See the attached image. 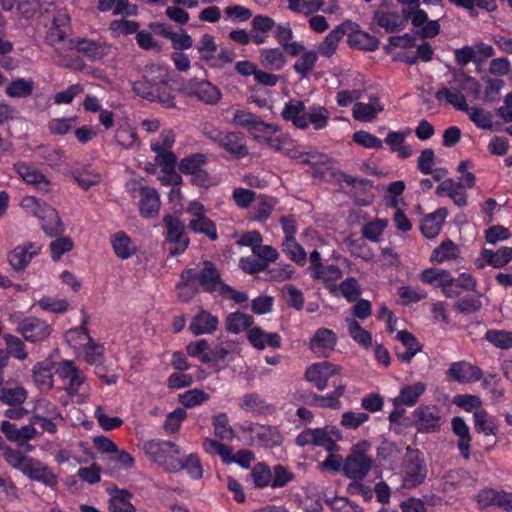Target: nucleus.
I'll use <instances>...</instances> for the list:
<instances>
[{"mask_svg":"<svg viewBox=\"0 0 512 512\" xmlns=\"http://www.w3.org/2000/svg\"><path fill=\"white\" fill-rule=\"evenodd\" d=\"M17 331L26 341L37 343L49 337L52 327L47 322H19Z\"/></svg>","mask_w":512,"mask_h":512,"instance_id":"27","label":"nucleus"},{"mask_svg":"<svg viewBox=\"0 0 512 512\" xmlns=\"http://www.w3.org/2000/svg\"><path fill=\"white\" fill-rule=\"evenodd\" d=\"M144 450L155 463L169 473H176V469L180 467L176 463L180 448L172 441L150 440L144 443Z\"/></svg>","mask_w":512,"mask_h":512,"instance_id":"5","label":"nucleus"},{"mask_svg":"<svg viewBox=\"0 0 512 512\" xmlns=\"http://www.w3.org/2000/svg\"><path fill=\"white\" fill-rule=\"evenodd\" d=\"M458 254V246L451 240L447 239L433 250L430 260L433 263L442 264L446 261L456 259Z\"/></svg>","mask_w":512,"mask_h":512,"instance_id":"49","label":"nucleus"},{"mask_svg":"<svg viewBox=\"0 0 512 512\" xmlns=\"http://www.w3.org/2000/svg\"><path fill=\"white\" fill-rule=\"evenodd\" d=\"M197 271L196 283L207 292H218L223 282L220 274L213 263L205 261L200 269Z\"/></svg>","mask_w":512,"mask_h":512,"instance_id":"21","label":"nucleus"},{"mask_svg":"<svg viewBox=\"0 0 512 512\" xmlns=\"http://www.w3.org/2000/svg\"><path fill=\"white\" fill-rule=\"evenodd\" d=\"M247 338L253 347L264 349L266 346L279 348L281 338L278 333H267L259 327H252L248 330Z\"/></svg>","mask_w":512,"mask_h":512,"instance_id":"32","label":"nucleus"},{"mask_svg":"<svg viewBox=\"0 0 512 512\" xmlns=\"http://www.w3.org/2000/svg\"><path fill=\"white\" fill-rule=\"evenodd\" d=\"M346 33L344 24L338 25L331 30L325 39L318 45V53L330 58L336 52L338 45Z\"/></svg>","mask_w":512,"mask_h":512,"instance_id":"38","label":"nucleus"},{"mask_svg":"<svg viewBox=\"0 0 512 512\" xmlns=\"http://www.w3.org/2000/svg\"><path fill=\"white\" fill-rule=\"evenodd\" d=\"M34 89V81L31 78H17L6 86V93L10 97H28Z\"/></svg>","mask_w":512,"mask_h":512,"instance_id":"58","label":"nucleus"},{"mask_svg":"<svg viewBox=\"0 0 512 512\" xmlns=\"http://www.w3.org/2000/svg\"><path fill=\"white\" fill-rule=\"evenodd\" d=\"M418 278L425 284H428L434 288H440L446 297H455V291L451 289L454 285L453 276L449 271L431 267L422 270L419 273Z\"/></svg>","mask_w":512,"mask_h":512,"instance_id":"12","label":"nucleus"},{"mask_svg":"<svg viewBox=\"0 0 512 512\" xmlns=\"http://www.w3.org/2000/svg\"><path fill=\"white\" fill-rule=\"evenodd\" d=\"M337 338L335 333L327 328L318 329L310 340V349L321 357H329L335 350Z\"/></svg>","mask_w":512,"mask_h":512,"instance_id":"20","label":"nucleus"},{"mask_svg":"<svg viewBox=\"0 0 512 512\" xmlns=\"http://www.w3.org/2000/svg\"><path fill=\"white\" fill-rule=\"evenodd\" d=\"M110 244L114 254L121 260L129 259L137 253V245L124 231L111 235Z\"/></svg>","mask_w":512,"mask_h":512,"instance_id":"28","label":"nucleus"},{"mask_svg":"<svg viewBox=\"0 0 512 512\" xmlns=\"http://www.w3.org/2000/svg\"><path fill=\"white\" fill-rule=\"evenodd\" d=\"M511 260L512 248L504 246L499 248L497 251L483 249L480 257L475 260V265L478 268H483L485 265L501 268L507 265Z\"/></svg>","mask_w":512,"mask_h":512,"instance_id":"22","label":"nucleus"},{"mask_svg":"<svg viewBox=\"0 0 512 512\" xmlns=\"http://www.w3.org/2000/svg\"><path fill=\"white\" fill-rule=\"evenodd\" d=\"M449 379L461 384H467L480 381L483 377V371L478 366L472 365L466 361L453 362L447 370Z\"/></svg>","mask_w":512,"mask_h":512,"instance_id":"18","label":"nucleus"},{"mask_svg":"<svg viewBox=\"0 0 512 512\" xmlns=\"http://www.w3.org/2000/svg\"><path fill=\"white\" fill-rule=\"evenodd\" d=\"M181 91L207 105H216L222 98L220 89L208 80L191 78L183 83Z\"/></svg>","mask_w":512,"mask_h":512,"instance_id":"7","label":"nucleus"},{"mask_svg":"<svg viewBox=\"0 0 512 512\" xmlns=\"http://www.w3.org/2000/svg\"><path fill=\"white\" fill-rule=\"evenodd\" d=\"M78 122L77 117H59L53 118L48 122V130L53 135H66Z\"/></svg>","mask_w":512,"mask_h":512,"instance_id":"63","label":"nucleus"},{"mask_svg":"<svg viewBox=\"0 0 512 512\" xmlns=\"http://www.w3.org/2000/svg\"><path fill=\"white\" fill-rule=\"evenodd\" d=\"M473 416L476 432L483 433L486 436L496 435L498 425L495 417H488L486 410H476Z\"/></svg>","mask_w":512,"mask_h":512,"instance_id":"48","label":"nucleus"},{"mask_svg":"<svg viewBox=\"0 0 512 512\" xmlns=\"http://www.w3.org/2000/svg\"><path fill=\"white\" fill-rule=\"evenodd\" d=\"M32 379L41 392L53 388L52 364L47 361L37 362L32 368Z\"/></svg>","mask_w":512,"mask_h":512,"instance_id":"33","label":"nucleus"},{"mask_svg":"<svg viewBox=\"0 0 512 512\" xmlns=\"http://www.w3.org/2000/svg\"><path fill=\"white\" fill-rule=\"evenodd\" d=\"M384 109L378 98H371L368 103L357 102L352 109V116L356 121L372 122Z\"/></svg>","mask_w":512,"mask_h":512,"instance_id":"30","label":"nucleus"},{"mask_svg":"<svg viewBox=\"0 0 512 512\" xmlns=\"http://www.w3.org/2000/svg\"><path fill=\"white\" fill-rule=\"evenodd\" d=\"M348 43L351 47L366 51L377 49L379 41L376 37L362 30H354L348 35Z\"/></svg>","mask_w":512,"mask_h":512,"instance_id":"46","label":"nucleus"},{"mask_svg":"<svg viewBox=\"0 0 512 512\" xmlns=\"http://www.w3.org/2000/svg\"><path fill=\"white\" fill-rule=\"evenodd\" d=\"M371 444L367 440H362L354 444L350 454L346 457L343 464L344 475L352 480L363 481L369 474L373 460L367 455Z\"/></svg>","mask_w":512,"mask_h":512,"instance_id":"4","label":"nucleus"},{"mask_svg":"<svg viewBox=\"0 0 512 512\" xmlns=\"http://www.w3.org/2000/svg\"><path fill=\"white\" fill-rule=\"evenodd\" d=\"M260 64L273 71H280L286 65V56L279 48H262L259 51Z\"/></svg>","mask_w":512,"mask_h":512,"instance_id":"37","label":"nucleus"},{"mask_svg":"<svg viewBox=\"0 0 512 512\" xmlns=\"http://www.w3.org/2000/svg\"><path fill=\"white\" fill-rule=\"evenodd\" d=\"M484 339L496 348L508 350L512 348V332L506 330L489 329Z\"/></svg>","mask_w":512,"mask_h":512,"instance_id":"57","label":"nucleus"},{"mask_svg":"<svg viewBox=\"0 0 512 512\" xmlns=\"http://www.w3.org/2000/svg\"><path fill=\"white\" fill-rule=\"evenodd\" d=\"M70 15L66 9H60L53 18V24L48 32V39L51 43L62 42L67 36L70 25Z\"/></svg>","mask_w":512,"mask_h":512,"instance_id":"35","label":"nucleus"},{"mask_svg":"<svg viewBox=\"0 0 512 512\" xmlns=\"http://www.w3.org/2000/svg\"><path fill=\"white\" fill-rule=\"evenodd\" d=\"M267 146L277 152L283 153L299 163L322 166H326L330 163V159L324 154L317 152H302L296 141L289 138L287 135L280 133V131L275 133Z\"/></svg>","mask_w":512,"mask_h":512,"instance_id":"3","label":"nucleus"},{"mask_svg":"<svg viewBox=\"0 0 512 512\" xmlns=\"http://www.w3.org/2000/svg\"><path fill=\"white\" fill-rule=\"evenodd\" d=\"M407 135L408 132L390 131L385 138V143L390 147L391 151L402 159L412 155L411 147L405 144Z\"/></svg>","mask_w":512,"mask_h":512,"instance_id":"43","label":"nucleus"},{"mask_svg":"<svg viewBox=\"0 0 512 512\" xmlns=\"http://www.w3.org/2000/svg\"><path fill=\"white\" fill-rule=\"evenodd\" d=\"M397 295L402 304L410 305L424 300L427 292L419 285H402L398 288Z\"/></svg>","mask_w":512,"mask_h":512,"instance_id":"52","label":"nucleus"},{"mask_svg":"<svg viewBox=\"0 0 512 512\" xmlns=\"http://www.w3.org/2000/svg\"><path fill=\"white\" fill-rule=\"evenodd\" d=\"M69 48L74 49L91 60H101L111 53L112 45L105 39L91 40L87 38H74L68 42Z\"/></svg>","mask_w":512,"mask_h":512,"instance_id":"10","label":"nucleus"},{"mask_svg":"<svg viewBox=\"0 0 512 512\" xmlns=\"http://www.w3.org/2000/svg\"><path fill=\"white\" fill-rule=\"evenodd\" d=\"M425 390L426 385L422 382L405 385L401 387L399 395L393 399V404H402L409 407L414 406Z\"/></svg>","mask_w":512,"mask_h":512,"instance_id":"40","label":"nucleus"},{"mask_svg":"<svg viewBox=\"0 0 512 512\" xmlns=\"http://www.w3.org/2000/svg\"><path fill=\"white\" fill-rule=\"evenodd\" d=\"M41 250V244L25 242L9 252L8 262L15 271H24L32 259L41 253Z\"/></svg>","mask_w":512,"mask_h":512,"instance_id":"15","label":"nucleus"},{"mask_svg":"<svg viewBox=\"0 0 512 512\" xmlns=\"http://www.w3.org/2000/svg\"><path fill=\"white\" fill-rule=\"evenodd\" d=\"M13 170L25 183L33 186L38 191L47 193L51 190V180L35 166L25 162H17L13 165Z\"/></svg>","mask_w":512,"mask_h":512,"instance_id":"13","label":"nucleus"},{"mask_svg":"<svg viewBox=\"0 0 512 512\" xmlns=\"http://www.w3.org/2000/svg\"><path fill=\"white\" fill-rule=\"evenodd\" d=\"M176 463L181 466L176 469V472L186 470L188 475L193 479H201L203 476V468L197 454H189L185 460L177 459Z\"/></svg>","mask_w":512,"mask_h":512,"instance_id":"60","label":"nucleus"},{"mask_svg":"<svg viewBox=\"0 0 512 512\" xmlns=\"http://www.w3.org/2000/svg\"><path fill=\"white\" fill-rule=\"evenodd\" d=\"M28 397V391L23 386L0 388V402L9 406H20Z\"/></svg>","mask_w":512,"mask_h":512,"instance_id":"50","label":"nucleus"},{"mask_svg":"<svg viewBox=\"0 0 512 512\" xmlns=\"http://www.w3.org/2000/svg\"><path fill=\"white\" fill-rule=\"evenodd\" d=\"M196 50L200 59L208 64L210 60H212L214 54L218 51V45L215 37L209 33L201 35L196 44Z\"/></svg>","mask_w":512,"mask_h":512,"instance_id":"55","label":"nucleus"},{"mask_svg":"<svg viewBox=\"0 0 512 512\" xmlns=\"http://www.w3.org/2000/svg\"><path fill=\"white\" fill-rule=\"evenodd\" d=\"M114 138L125 149H132L138 144L137 133L127 121L118 124Z\"/></svg>","mask_w":512,"mask_h":512,"instance_id":"44","label":"nucleus"},{"mask_svg":"<svg viewBox=\"0 0 512 512\" xmlns=\"http://www.w3.org/2000/svg\"><path fill=\"white\" fill-rule=\"evenodd\" d=\"M453 432L459 437L458 449L464 459L470 458V430L464 419L456 416L451 421Z\"/></svg>","mask_w":512,"mask_h":512,"instance_id":"36","label":"nucleus"},{"mask_svg":"<svg viewBox=\"0 0 512 512\" xmlns=\"http://www.w3.org/2000/svg\"><path fill=\"white\" fill-rule=\"evenodd\" d=\"M55 374L64 381H67L66 392L75 395L80 391L81 385L85 382L84 373L71 360H62L57 364Z\"/></svg>","mask_w":512,"mask_h":512,"instance_id":"14","label":"nucleus"},{"mask_svg":"<svg viewBox=\"0 0 512 512\" xmlns=\"http://www.w3.org/2000/svg\"><path fill=\"white\" fill-rule=\"evenodd\" d=\"M253 440L263 448H274L282 444L283 436L276 426L260 425Z\"/></svg>","mask_w":512,"mask_h":512,"instance_id":"34","label":"nucleus"},{"mask_svg":"<svg viewBox=\"0 0 512 512\" xmlns=\"http://www.w3.org/2000/svg\"><path fill=\"white\" fill-rule=\"evenodd\" d=\"M163 222L167 230V240L173 244L170 254L178 255L183 253L189 245V238L185 233L184 223L172 215L164 216Z\"/></svg>","mask_w":512,"mask_h":512,"instance_id":"11","label":"nucleus"},{"mask_svg":"<svg viewBox=\"0 0 512 512\" xmlns=\"http://www.w3.org/2000/svg\"><path fill=\"white\" fill-rule=\"evenodd\" d=\"M2 8L11 11L14 8L24 17H30L40 7V0H0Z\"/></svg>","mask_w":512,"mask_h":512,"instance_id":"51","label":"nucleus"},{"mask_svg":"<svg viewBox=\"0 0 512 512\" xmlns=\"http://www.w3.org/2000/svg\"><path fill=\"white\" fill-rule=\"evenodd\" d=\"M305 114L308 125L311 124L315 130L324 129L328 125L330 113L323 106L313 105Z\"/></svg>","mask_w":512,"mask_h":512,"instance_id":"59","label":"nucleus"},{"mask_svg":"<svg viewBox=\"0 0 512 512\" xmlns=\"http://www.w3.org/2000/svg\"><path fill=\"white\" fill-rule=\"evenodd\" d=\"M20 206L26 213L40 220L41 227L48 236L53 237L63 232L58 212L45 201L35 196H25L21 199Z\"/></svg>","mask_w":512,"mask_h":512,"instance_id":"2","label":"nucleus"},{"mask_svg":"<svg viewBox=\"0 0 512 512\" xmlns=\"http://www.w3.org/2000/svg\"><path fill=\"white\" fill-rule=\"evenodd\" d=\"M73 177L83 189H89L92 186L98 185L103 179L102 174L90 165L76 168L73 171Z\"/></svg>","mask_w":512,"mask_h":512,"instance_id":"41","label":"nucleus"},{"mask_svg":"<svg viewBox=\"0 0 512 512\" xmlns=\"http://www.w3.org/2000/svg\"><path fill=\"white\" fill-rule=\"evenodd\" d=\"M218 144L236 157L242 158L248 154L244 139L238 133H223Z\"/></svg>","mask_w":512,"mask_h":512,"instance_id":"42","label":"nucleus"},{"mask_svg":"<svg viewBox=\"0 0 512 512\" xmlns=\"http://www.w3.org/2000/svg\"><path fill=\"white\" fill-rule=\"evenodd\" d=\"M240 407L242 410L254 415L265 414L271 408L270 405H267L265 400L255 392L245 394L242 397Z\"/></svg>","mask_w":512,"mask_h":512,"instance_id":"47","label":"nucleus"},{"mask_svg":"<svg viewBox=\"0 0 512 512\" xmlns=\"http://www.w3.org/2000/svg\"><path fill=\"white\" fill-rule=\"evenodd\" d=\"M191 216L188 227L195 233L205 234L210 240L215 241L218 238L215 223L207 217L206 208L202 203L192 200L186 208Z\"/></svg>","mask_w":512,"mask_h":512,"instance_id":"8","label":"nucleus"},{"mask_svg":"<svg viewBox=\"0 0 512 512\" xmlns=\"http://www.w3.org/2000/svg\"><path fill=\"white\" fill-rule=\"evenodd\" d=\"M305 105L299 100H290L285 103L281 115L284 120L291 121L294 126L300 129L308 127Z\"/></svg>","mask_w":512,"mask_h":512,"instance_id":"29","label":"nucleus"},{"mask_svg":"<svg viewBox=\"0 0 512 512\" xmlns=\"http://www.w3.org/2000/svg\"><path fill=\"white\" fill-rule=\"evenodd\" d=\"M374 22L387 32L400 31L406 27L404 15L397 11L379 10L374 15Z\"/></svg>","mask_w":512,"mask_h":512,"instance_id":"31","label":"nucleus"},{"mask_svg":"<svg viewBox=\"0 0 512 512\" xmlns=\"http://www.w3.org/2000/svg\"><path fill=\"white\" fill-rule=\"evenodd\" d=\"M197 271L187 269L181 274V282L176 287L177 296L183 301H188L197 293L196 283Z\"/></svg>","mask_w":512,"mask_h":512,"instance_id":"39","label":"nucleus"},{"mask_svg":"<svg viewBox=\"0 0 512 512\" xmlns=\"http://www.w3.org/2000/svg\"><path fill=\"white\" fill-rule=\"evenodd\" d=\"M342 439L341 432L332 425L314 429V446L322 447L329 453L337 452V442Z\"/></svg>","mask_w":512,"mask_h":512,"instance_id":"24","label":"nucleus"},{"mask_svg":"<svg viewBox=\"0 0 512 512\" xmlns=\"http://www.w3.org/2000/svg\"><path fill=\"white\" fill-rule=\"evenodd\" d=\"M3 457L5 461L14 469L20 471L22 474L25 471V467L28 466L32 457L23 455L19 450L13 449L6 446L3 449Z\"/></svg>","mask_w":512,"mask_h":512,"instance_id":"62","label":"nucleus"},{"mask_svg":"<svg viewBox=\"0 0 512 512\" xmlns=\"http://www.w3.org/2000/svg\"><path fill=\"white\" fill-rule=\"evenodd\" d=\"M427 477V467L422 454L416 450L405 460L403 466V487L407 489L416 488L421 485Z\"/></svg>","mask_w":512,"mask_h":512,"instance_id":"9","label":"nucleus"},{"mask_svg":"<svg viewBox=\"0 0 512 512\" xmlns=\"http://www.w3.org/2000/svg\"><path fill=\"white\" fill-rule=\"evenodd\" d=\"M207 156L203 153H194L180 160L179 171L191 177L192 184L200 187H210L216 184L214 178L204 169Z\"/></svg>","mask_w":512,"mask_h":512,"instance_id":"6","label":"nucleus"},{"mask_svg":"<svg viewBox=\"0 0 512 512\" xmlns=\"http://www.w3.org/2000/svg\"><path fill=\"white\" fill-rule=\"evenodd\" d=\"M318 60V52L314 50L304 51L294 63V70L301 76H307L314 68Z\"/></svg>","mask_w":512,"mask_h":512,"instance_id":"64","label":"nucleus"},{"mask_svg":"<svg viewBox=\"0 0 512 512\" xmlns=\"http://www.w3.org/2000/svg\"><path fill=\"white\" fill-rule=\"evenodd\" d=\"M250 477L255 488L271 487L272 470L265 462L256 463L251 469Z\"/></svg>","mask_w":512,"mask_h":512,"instance_id":"53","label":"nucleus"},{"mask_svg":"<svg viewBox=\"0 0 512 512\" xmlns=\"http://www.w3.org/2000/svg\"><path fill=\"white\" fill-rule=\"evenodd\" d=\"M413 414L415 427L419 433H433L440 429L441 416L438 407H419Z\"/></svg>","mask_w":512,"mask_h":512,"instance_id":"17","label":"nucleus"},{"mask_svg":"<svg viewBox=\"0 0 512 512\" xmlns=\"http://www.w3.org/2000/svg\"><path fill=\"white\" fill-rule=\"evenodd\" d=\"M139 23L127 19H117L109 23L108 31L113 38L127 36L138 31Z\"/></svg>","mask_w":512,"mask_h":512,"instance_id":"56","label":"nucleus"},{"mask_svg":"<svg viewBox=\"0 0 512 512\" xmlns=\"http://www.w3.org/2000/svg\"><path fill=\"white\" fill-rule=\"evenodd\" d=\"M23 475L52 489L58 484L57 475L42 461L32 458Z\"/></svg>","mask_w":512,"mask_h":512,"instance_id":"19","label":"nucleus"},{"mask_svg":"<svg viewBox=\"0 0 512 512\" xmlns=\"http://www.w3.org/2000/svg\"><path fill=\"white\" fill-rule=\"evenodd\" d=\"M132 494L127 490L115 489L109 501L110 512H136L131 503Z\"/></svg>","mask_w":512,"mask_h":512,"instance_id":"45","label":"nucleus"},{"mask_svg":"<svg viewBox=\"0 0 512 512\" xmlns=\"http://www.w3.org/2000/svg\"><path fill=\"white\" fill-rule=\"evenodd\" d=\"M435 193L439 197H449L458 207H466L468 205V195L462 184H459L452 178L443 180L437 186Z\"/></svg>","mask_w":512,"mask_h":512,"instance_id":"23","label":"nucleus"},{"mask_svg":"<svg viewBox=\"0 0 512 512\" xmlns=\"http://www.w3.org/2000/svg\"><path fill=\"white\" fill-rule=\"evenodd\" d=\"M448 216V210L445 207H440L434 212L427 214L421 221V232L426 238L437 237L442 229V226Z\"/></svg>","mask_w":512,"mask_h":512,"instance_id":"26","label":"nucleus"},{"mask_svg":"<svg viewBox=\"0 0 512 512\" xmlns=\"http://www.w3.org/2000/svg\"><path fill=\"white\" fill-rule=\"evenodd\" d=\"M340 368L328 361L310 365L305 371V379L315 385L319 391H323L329 380L339 373Z\"/></svg>","mask_w":512,"mask_h":512,"instance_id":"16","label":"nucleus"},{"mask_svg":"<svg viewBox=\"0 0 512 512\" xmlns=\"http://www.w3.org/2000/svg\"><path fill=\"white\" fill-rule=\"evenodd\" d=\"M139 197L140 214L145 218L155 217L160 210V198L157 191L148 186H140Z\"/></svg>","mask_w":512,"mask_h":512,"instance_id":"25","label":"nucleus"},{"mask_svg":"<svg viewBox=\"0 0 512 512\" xmlns=\"http://www.w3.org/2000/svg\"><path fill=\"white\" fill-rule=\"evenodd\" d=\"M387 226L388 220L377 218L364 224L361 228V233L364 238L377 243L380 241Z\"/></svg>","mask_w":512,"mask_h":512,"instance_id":"61","label":"nucleus"},{"mask_svg":"<svg viewBox=\"0 0 512 512\" xmlns=\"http://www.w3.org/2000/svg\"><path fill=\"white\" fill-rule=\"evenodd\" d=\"M289 10L311 16L322 9L324 0H285Z\"/></svg>","mask_w":512,"mask_h":512,"instance_id":"54","label":"nucleus"},{"mask_svg":"<svg viewBox=\"0 0 512 512\" xmlns=\"http://www.w3.org/2000/svg\"><path fill=\"white\" fill-rule=\"evenodd\" d=\"M448 84L450 87H442L435 93L438 103L450 105L459 111L466 110L467 102L464 92H477L478 82L463 72H457L453 73Z\"/></svg>","mask_w":512,"mask_h":512,"instance_id":"1","label":"nucleus"}]
</instances>
